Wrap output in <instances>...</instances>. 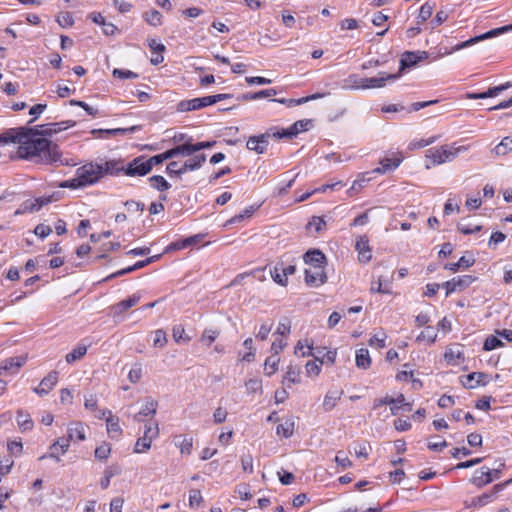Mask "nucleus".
Segmentation results:
<instances>
[{"label": "nucleus", "mask_w": 512, "mask_h": 512, "mask_svg": "<svg viewBox=\"0 0 512 512\" xmlns=\"http://www.w3.org/2000/svg\"><path fill=\"white\" fill-rule=\"evenodd\" d=\"M387 335L385 332H380L373 335L369 340V345L376 348H384L386 346Z\"/></svg>", "instance_id": "51"}, {"label": "nucleus", "mask_w": 512, "mask_h": 512, "mask_svg": "<svg viewBox=\"0 0 512 512\" xmlns=\"http://www.w3.org/2000/svg\"><path fill=\"white\" fill-rule=\"evenodd\" d=\"M51 202L50 197H39L35 199H28L24 201L18 209L14 212V215H22L26 213H33L39 211L44 205Z\"/></svg>", "instance_id": "7"}, {"label": "nucleus", "mask_w": 512, "mask_h": 512, "mask_svg": "<svg viewBox=\"0 0 512 512\" xmlns=\"http://www.w3.org/2000/svg\"><path fill=\"white\" fill-rule=\"evenodd\" d=\"M294 420L293 418H287L285 421L281 424H279L276 428V433L278 435H282L285 438H289L294 433Z\"/></svg>", "instance_id": "29"}, {"label": "nucleus", "mask_w": 512, "mask_h": 512, "mask_svg": "<svg viewBox=\"0 0 512 512\" xmlns=\"http://www.w3.org/2000/svg\"><path fill=\"white\" fill-rule=\"evenodd\" d=\"M70 444L69 439L64 437L57 439L54 441L49 447V453L44 454L39 457V460H44L46 458L54 459L59 462L61 460V456L64 455L69 450Z\"/></svg>", "instance_id": "5"}, {"label": "nucleus", "mask_w": 512, "mask_h": 512, "mask_svg": "<svg viewBox=\"0 0 512 512\" xmlns=\"http://www.w3.org/2000/svg\"><path fill=\"white\" fill-rule=\"evenodd\" d=\"M33 128H13L0 134V142L18 143V155L22 159L34 161L36 163L51 164L60 162L61 152L57 145L52 144L47 139L43 138V134H36V131H31ZM67 164V162H65Z\"/></svg>", "instance_id": "1"}, {"label": "nucleus", "mask_w": 512, "mask_h": 512, "mask_svg": "<svg viewBox=\"0 0 512 512\" xmlns=\"http://www.w3.org/2000/svg\"><path fill=\"white\" fill-rule=\"evenodd\" d=\"M486 377L484 373L481 372H472L463 377L461 380L462 385L467 389L476 388L479 385H485L483 379Z\"/></svg>", "instance_id": "22"}, {"label": "nucleus", "mask_w": 512, "mask_h": 512, "mask_svg": "<svg viewBox=\"0 0 512 512\" xmlns=\"http://www.w3.org/2000/svg\"><path fill=\"white\" fill-rule=\"evenodd\" d=\"M271 277L274 280L275 283L286 286L288 280L286 277H284L283 273L281 272V266L276 265L271 271Z\"/></svg>", "instance_id": "55"}, {"label": "nucleus", "mask_w": 512, "mask_h": 512, "mask_svg": "<svg viewBox=\"0 0 512 512\" xmlns=\"http://www.w3.org/2000/svg\"><path fill=\"white\" fill-rule=\"evenodd\" d=\"M206 161V155L205 154H197L194 155L192 158L186 160L182 165V171L181 172H188V171H194L199 169L203 163Z\"/></svg>", "instance_id": "24"}, {"label": "nucleus", "mask_w": 512, "mask_h": 512, "mask_svg": "<svg viewBox=\"0 0 512 512\" xmlns=\"http://www.w3.org/2000/svg\"><path fill=\"white\" fill-rule=\"evenodd\" d=\"M463 353L459 349H448L444 354V359L448 364L456 365L459 359H463Z\"/></svg>", "instance_id": "41"}, {"label": "nucleus", "mask_w": 512, "mask_h": 512, "mask_svg": "<svg viewBox=\"0 0 512 512\" xmlns=\"http://www.w3.org/2000/svg\"><path fill=\"white\" fill-rule=\"evenodd\" d=\"M171 151H172L173 158L178 157V156L187 157V156H191L194 153H196L194 144H191V143H184L181 145H177L174 148H171Z\"/></svg>", "instance_id": "33"}, {"label": "nucleus", "mask_w": 512, "mask_h": 512, "mask_svg": "<svg viewBox=\"0 0 512 512\" xmlns=\"http://www.w3.org/2000/svg\"><path fill=\"white\" fill-rule=\"evenodd\" d=\"M463 148H453L448 145L439 148H431L427 150L426 157L431 161L432 165H440L447 161H452Z\"/></svg>", "instance_id": "2"}, {"label": "nucleus", "mask_w": 512, "mask_h": 512, "mask_svg": "<svg viewBox=\"0 0 512 512\" xmlns=\"http://www.w3.org/2000/svg\"><path fill=\"white\" fill-rule=\"evenodd\" d=\"M324 267H311L305 270V282L309 286L318 287L325 283Z\"/></svg>", "instance_id": "11"}, {"label": "nucleus", "mask_w": 512, "mask_h": 512, "mask_svg": "<svg viewBox=\"0 0 512 512\" xmlns=\"http://www.w3.org/2000/svg\"><path fill=\"white\" fill-rule=\"evenodd\" d=\"M175 445L179 447L181 454L189 455L193 448V438L189 435L176 436Z\"/></svg>", "instance_id": "26"}, {"label": "nucleus", "mask_w": 512, "mask_h": 512, "mask_svg": "<svg viewBox=\"0 0 512 512\" xmlns=\"http://www.w3.org/2000/svg\"><path fill=\"white\" fill-rule=\"evenodd\" d=\"M437 338V331L431 327L427 326L418 336L416 341H427L429 344H433Z\"/></svg>", "instance_id": "37"}, {"label": "nucleus", "mask_w": 512, "mask_h": 512, "mask_svg": "<svg viewBox=\"0 0 512 512\" xmlns=\"http://www.w3.org/2000/svg\"><path fill=\"white\" fill-rule=\"evenodd\" d=\"M428 57L427 52L418 51V52H405L400 60V72L406 68H410L416 65L419 61L426 59Z\"/></svg>", "instance_id": "14"}, {"label": "nucleus", "mask_w": 512, "mask_h": 512, "mask_svg": "<svg viewBox=\"0 0 512 512\" xmlns=\"http://www.w3.org/2000/svg\"><path fill=\"white\" fill-rule=\"evenodd\" d=\"M152 170L149 159L144 156L134 158L126 167L125 175L127 176H145Z\"/></svg>", "instance_id": "4"}, {"label": "nucleus", "mask_w": 512, "mask_h": 512, "mask_svg": "<svg viewBox=\"0 0 512 512\" xmlns=\"http://www.w3.org/2000/svg\"><path fill=\"white\" fill-rule=\"evenodd\" d=\"M139 301H140V296L136 295V294L130 296L129 298H127L125 300L120 301L115 306L116 313H123V312H125L129 308L135 306Z\"/></svg>", "instance_id": "36"}, {"label": "nucleus", "mask_w": 512, "mask_h": 512, "mask_svg": "<svg viewBox=\"0 0 512 512\" xmlns=\"http://www.w3.org/2000/svg\"><path fill=\"white\" fill-rule=\"evenodd\" d=\"M203 501L201 492L197 489H192L189 492V506H199L201 502Z\"/></svg>", "instance_id": "62"}, {"label": "nucleus", "mask_w": 512, "mask_h": 512, "mask_svg": "<svg viewBox=\"0 0 512 512\" xmlns=\"http://www.w3.org/2000/svg\"><path fill=\"white\" fill-rule=\"evenodd\" d=\"M150 186L160 192L167 191L171 184L161 175H154L149 178Z\"/></svg>", "instance_id": "32"}, {"label": "nucleus", "mask_w": 512, "mask_h": 512, "mask_svg": "<svg viewBox=\"0 0 512 512\" xmlns=\"http://www.w3.org/2000/svg\"><path fill=\"white\" fill-rule=\"evenodd\" d=\"M311 125L310 120H299L296 121L291 127L288 129H283L281 132H275L272 134L273 137L281 139V138H293L300 132L308 130V127Z\"/></svg>", "instance_id": "10"}, {"label": "nucleus", "mask_w": 512, "mask_h": 512, "mask_svg": "<svg viewBox=\"0 0 512 512\" xmlns=\"http://www.w3.org/2000/svg\"><path fill=\"white\" fill-rule=\"evenodd\" d=\"M433 9H434V6L431 5L429 2L424 3L420 8V11H419V14L417 17L418 24H422L426 20H428L433 13Z\"/></svg>", "instance_id": "43"}, {"label": "nucleus", "mask_w": 512, "mask_h": 512, "mask_svg": "<svg viewBox=\"0 0 512 512\" xmlns=\"http://www.w3.org/2000/svg\"><path fill=\"white\" fill-rule=\"evenodd\" d=\"M106 427L107 432L111 435L113 438H118L122 434V429L119 424V418L118 417H107L106 418Z\"/></svg>", "instance_id": "30"}, {"label": "nucleus", "mask_w": 512, "mask_h": 512, "mask_svg": "<svg viewBox=\"0 0 512 512\" xmlns=\"http://www.w3.org/2000/svg\"><path fill=\"white\" fill-rule=\"evenodd\" d=\"M68 436L66 439L71 441H84L86 440V425L82 422H72L68 426Z\"/></svg>", "instance_id": "18"}, {"label": "nucleus", "mask_w": 512, "mask_h": 512, "mask_svg": "<svg viewBox=\"0 0 512 512\" xmlns=\"http://www.w3.org/2000/svg\"><path fill=\"white\" fill-rule=\"evenodd\" d=\"M210 96H204L200 98H194L189 100H181L177 104V111L179 112H188L202 109L204 107L210 106L211 101Z\"/></svg>", "instance_id": "8"}, {"label": "nucleus", "mask_w": 512, "mask_h": 512, "mask_svg": "<svg viewBox=\"0 0 512 512\" xmlns=\"http://www.w3.org/2000/svg\"><path fill=\"white\" fill-rule=\"evenodd\" d=\"M270 133H264L258 136H251L246 143L247 149L262 154L266 151L269 144Z\"/></svg>", "instance_id": "12"}, {"label": "nucleus", "mask_w": 512, "mask_h": 512, "mask_svg": "<svg viewBox=\"0 0 512 512\" xmlns=\"http://www.w3.org/2000/svg\"><path fill=\"white\" fill-rule=\"evenodd\" d=\"M507 31H512V24L492 29L484 34H481V35L473 37L467 41H464L461 44L457 45L456 49H462V48L468 47V46L475 44L479 41L499 36Z\"/></svg>", "instance_id": "9"}, {"label": "nucleus", "mask_w": 512, "mask_h": 512, "mask_svg": "<svg viewBox=\"0 0 512 512\" xmlns=\"http://www.w3.org/2000/svg\"><path fill=\"white\" fill-rule=\"evenodd\" d=\"M277 92L275 89L271 88V89H265V90H261V91H258V92H248V93H245L241 96V100H244V101H247V100H257V99H261V98H267V97H270V96H274L276 95Z\"/></svg>", "instance_id": "34"}, {"label": "nucleus", "mask_w": 512, "mask_h": 512, "mask_svg": "<svg viewBox=\"0 0 512 512\" xmlns=\"http://www.w3.org/2000/svg\"><path fill=\"white\" fill-rule=\"evenodd\" d=\"M113 76L119 79H136L138 78V74L130 71V70H123L115 68L112 72Z\"/></svg>", "instance_id": "60"}, {"label": "nucleus", "mask_w": 512, "mask_h": 512, "mask_svg": "<svg viewBox=\"0 0 512 512\" xmlns=\"http://www.w3.org/2000/svg\"><path fill=\"white\" fill-rule=\"evenodd\" d=\"M454 280L456 281L458 290H463L467 288L469 285H471L476 280V277L471 275H463L454 278Z\"/></svg>", "instance_id": "56"}, {"label": "nucleus", "mask_w": 512, "mask_h": 512, "mask_svg": "<svg viewBox=\"0 0 512 512\" xmlns=\"http://www.w3.org/2000/svg\"><path fill=\"white\" fill-rule=\"evenodd\" d=\"M371 174V172L360 174L358 178L353 182L352 186L347 190L348 195L353 196L359 193L364 185L372 180V177L370 176Z\"/></svg>", "instance_id": "25"}, {"label": "nucleus", "mask_w": 512, "mask_h": 512, "mask_svg": "<svg viewBox=\"0 0 512 512\" xmlns=\"http://www.w3.org/2000/svg\"><path fill=\"white\" fill-rule=\"evenodd\" d=\"M246 389L250 393H257L262 391V382L260 379H249L245 383Z\"/></svg>", "instance_id": "61"}, {"label": "nucleus", "mask_w": 512, "mask_h": 512, "mask_svg": "<svg viewBox=\"0 0 512 512\" xmlns=\"http://www.w3.org/2000/svg\"><path fill=\"white\" fill-rule=\"evenodd\" d=\"M493 480L492 471L490 468L482 467L480 470L476 471L473 478L471 479L472 484L481 488L487 484H489Z\"/></svg>", "instance_id": "21"}, {"label": "nucleus", "mask_w": 512, "mask_h": 512, "mask_svg": "<svg viewBox=\"0 0 512 512\" xmlns=\"http://www.w3.org/2000/svg\"><path fill=\"white\" fill-rule=\"evenodd\" d=\"M509 87H510V83L507 82V83L499 85V86L491 87L486 92L468 93L467 98L476 100V99H486V98H490V97H496L502 91L506 90Z\"/></svg>", "instance_id": "20"}, {"label": "nucleus", "mask_w": 512, "mask_h": 512, "mask_svg": "<svg viewBox=\"0 0 512 512\" xmlns=\"http://www.w3.org/2000/svg\"><path fill=\"white\" fill-rule=\"evenodd\" d=\"M77 175L85 186L98 182L104 175V167L97 163H87L77 169Z\"/></svg>", "instance_id": "3"}, {"label": "nucleus", "mask_w": 512, "mask_h": 512, "mask_svg": "<svg viewBox=\"0 0 512 512\" xmlns=\"http://www.w3.org/2000/svg\"><path fill=\"white\" fill-rule=\"evenodd\" d=\"M167 343L166 333L159 329L155 331L153 345L162 348Z\"/></svg>", "instance_id": "64"}, {"label": "nucleus", "mask_w": 512, "mask_h": 512, "mask_svg": "<svg viewBox=\"0 0 512 512\" xmlns=\"http://www.w3.org/2000/svg\"><path fill=\"white\" fill-rule=\"evenodd\" d=\"M304 262L306 264L311 265L312 267H324L326 264V256L325 254L318 250H309L303 256Z\"/></svg>", "instance_id": "19"}, {"label": "nucleus", "mask_w": 512, "mask_h": 512, "mask_svg": "<svg viewBox=\"0 0 512 512\" xmlns=\"http://www.w3.org/2000/svg\"><path fill=\"white\" fill-rule=\"evenodd\" d=\"M144 18L152 26H159L162 23V14L157 10L146 12Z\"/></svg>", "instance_id": "48"}, {"label": "nucleus", "mask_w": 512, "mask_h": 512, "mask_svg": "<svg viewBox=\"0 0 512 512\" xmlns=\"http://www.w3.org/2000/svg\"><path fill=\"white\" fill-rule=\"evenodd\" d=\"M279 357L272 355L265 360L264 370L268 376L273 375L278 369Z\"/></svg>", "instance_id": "42"}, {"label": "nucleus", "mask_w": 512, "mask_h": 512, "mask_svg": "<svg viewBox=\"0 0 512 512\" xmlns=\"http://www.w3.org/2000/svg\"><path fill=\"white\" fill-rule=\"evenodd\" d=\"M151 443H152V441H150L149 439H147L144 436L138 438V440L136 441L135 446H134V452L135 453L147 452L151 448Z\"/></svg>", "instance_id": "53"}, {"label": "nucleus", "mask_w": 512, "mask_h": 512, "mask_svg": "<svg viewBox=\"0 0 512 512\" xmlns=\"http://www.w3.org/2000/svg\"><path fill=\"white\" fill-rule=\"evenodd\" d=\"M172 158H173L172 151H171V149H169L161 154L154 155V156L150 157L149 162L151 163V166L153 167V166L163 163L165 160L172 159Z\"/></svg>", "instance_id": "54"}, {"label": "nucleus", "mask_w": 512, "mask_h": 512, "mask_svg": "<svg viewBox=\"0 0 512 512\" xmlns=\"http://www.w3.org/2000/svg\"><path fill=\"white\" fill-rule=\"evenodd\" d=\"M371 292L389 294L391 293V287L388 281H384L379 278L377 282L372 283Z\"/></svg>", "instance_id": "45"}, {"label": "nucleus", "mask_w": 512, "mask_h": 512, "mask_svg": "<svg viewBox=\"0 0 512 512\" xmlns=\"http://www.w3.org/2000/svg\"><path fill=\"white\" fill-rule=\"evenodd\" d=\"M510 483H512V478L507 480V481H505L502 484H496L493 487V490H494L493 493H484V494H482L480 496L474 497L472 499L471 506L482 507V506L488 504L489 502L492 501V499H493L495 494H497L499 491L502 490L503 487L509 485Z\"/></svg>", "instance_id": "17"}, {"label": "nucleus", "mask_w": 512, "mask_h": 512, "mask_svg": "<svg viewBox=\"0 0 512 512\" xmlns=\"http://www.w3.org/2000/svg\"><path fill=\"white\" fill-rule=\"evenodd\" d=\"M219 331L216 329H205L201 335V342L206 346H210L218 337Z\"/></svg>", "instance_id": "49"}, {"label": "nucleus", "mask_w": 512, "mask_h": 512, "mask_svg": "<svg viewBox=\"0 0 512 512\" xmlns=\"http://www.w3.org/2000/svg\"><path fill=\"white\" fill-rule=\"evenodd\" d=\"M58 382V372L51 371L44 377L39 386L34 388V392L40 396L47 395Z\"/></svg>", "instance_id": "13"}, {"label": "nucleus", "mask_w": 512, "mask_h": 512, "mask_svg": "<svg viewBox=\"0 0 512 512\" xmlns=\"http://www.w3.org/2000/svg\"><path fill=\"white\" fill-rule=\"evenodd\" d=\"M399 78V73H386L380 72L377 77L366 78V89L382 88L386 85L388 80H395Z\"/></svg>", "instance_id": "16"}, {"label": "nucleus", "mask_w": 512, "mask_h": 512, "mask_svg": "<svg viewBox=\"0 0 512 512\" xmlns=\"http://www.w3.org/2000/svg\"><path fill=\"white\" fill-rule=\"evenodd\" d=\"M111 453V446L108 443H102L95 449V457L100 461H105L109 458Z\"/></svg>", "instance_id": "46"}, {"label": "nucleus", "mask_w": 512, "mask_h": 512, "mask_svg": "<svg viewBox=\"0 0 512 512\" xmlns=\"http://www.w3.org/2000/svg\"><path fill=\"white\" fill-rule=\"evenodd\" d=\"M457 229L463 234L469 235L481 231V225H470L463 222L458 223Z\"/></svg>", "instance_id": "58"}, {"label": "nucleus", "mask_w": 512, "mask_h": 512, "mask_svg": "<svg viewBox=\"0 0 512 512\" xmlns=\"http://www.w3.org/2000/svg\"><path fill=\"white\" fill-rule=\"evenodd\" d=\"M57 22L61 27L68 28L74 24V19L71 13L64 12L57 17Z\"/></svg>", "instance_id": "59"}, {"label": "nucleus", "mask_w": 512, "mask_h": 512, "mask_svg": "<svg viewBox=\"0 0 512 512\" xmlns=\"http://www.w3.org/2000/svg\"><path fill=\"white\" fill-rule=\"evenodd\" d=\"M493 151L498 156L506 155L508 152L512 151V138L504 137Z\"/></svg>", "instance_id": "39"}, {"label": "nucleus", "mask_w": 512, "mask_h": 512, "mask_svg": "<svg viewBox=\"0 0 512 512\" xmlns=\"http://www.w3.org/2000/svg\"><path fill=\"white\" fill-rule=\"evenodd\" d=\"M7 449L11 454L18 456L22 453L23 450L22 442L20 440L8 441Z\"/></svg>", "instance_id": "63"}, {"label": "nucleus", "mask_w": 512, "mask_h": 512, "mask_svg": "<svg viewBox=\"0 0 512 512\" xmlns=\"http://www.w3.org/2000/svg\"><path fill=\"white\" fill-rule=\"evenodd\" d=\"M17 423L22 432L30 431L33 428L30 415L21 410L17 412Z\"/></svg>", "instance_id": "35"}, {"label": "nucleus", "mask_w": 512, "mask_h": 512, "mask_svg": "<svg viewBox=\"0 0 512 512\" xmlns=\"http://www.w3.org/2000/svg\"><path fill=\"white\" fill-rule=\"evenodd\" d=\"M75 125V121L66 120L56 123H48L45 125L35 126L32 131H36V134H43L44 136H52L60 131H64Z\"/></svg>", "instance_id": "6"}, {"label": "nucleus", "mask_w": 512, "mask_h": 512, "mask_svg": "<svg viewBox=\"0 0 512 512\" xmlns=\"http://www.w3.org/2000/svg\"><path fill=\"white\" fill-rule=\"evenodd\" d=\"M342 391H328L324 397L323 408L325 411H331L340 400Z\"/></svg>", "instance_id": "28"}, {"label": "nucleus", "mask_w": 512, "mask_h": 512, "mask_svg": "<svg viewBox=\"0 0 512 512\" xmlns=\"http://www.w3.org/2000/svg\"><path fill=\"white\" fill-rule=\"evenodd\" d=\"M25 362V358L23 357H13L9 358L1 363L3 370L8 371L12 369H19Z\"/></svg>", "instance_id": "40"}, {"label": "nucleus", "mask_w": 512, "mask_h": 512, "mask_svg": "<svg viewBox=\"0 0 512 512\" xmlns=\"http://www.w3.org/2000/svg\"><path fill=\"white\" fill-rule=\"evenodd\" d=\"M371 365V358L368 349L361 348L356 352V366L361 369H368Z\"/></svg>", "instance_id": "31"}, {"label": "nucleus", "mask_w": 512, "mask_h": 512, "mask_svg": "<svg viewBox=\"0 0 512 512\" xmlns=\"http://www.w3.org/2000/svg\"><path fill=\"white\" fill-rule=\"evenodd\" d=\"M157 406H158V402L157 401H155L153 399L147 400V402L143 406V408L137 414H135L134 420L137 421V422H142L143 421V419H142L143 416H145V417H148V416L153 417L156 414Z\"/></svg>", "instance_id": "23"}, {"label": "nucleus", "mask_w": 512, "mask_h": 512, "mask_svg": "<svg viewBox=\"0 0 512 512\" xmlns=\"http://www.w3.org/2000/svg\"><path fill=\"white\" fill-rule=\"evenodd\" d=\"M352 89H366V78L359 77L356 74L350 75L347 80Z\"/></svg>", "instance_id": "52"}, {"label": "nucleus", "mask_w": 512, "mask_h": 512, "mask_svg": "<svg viewBox=\"0 0 512 512\" xmlns=\"http://www.w3.org/2000/svg\"><path fill=\"white\" fill-rule=\"evenodd\" d=\"M257 208L258 207H255V206H249V207L245 208L242 213L237 214L234 217H232L230 220H228L227 223L235 224V223L241 222L245 218H250L254 214V212L256 211Z\"/></svg>", "instance_id": "44"}, {"label": "nucleus", "mask_w": 512, "mask_h": 512, "mask_svg": "<svg viewBox=\"0 0 512 512\" xmlns=\"http://www.w3.org/2000/svg\"><path fill=\"white\" fill-rule=\"evenodd\" d=\"M87 353V347L84 345H79L76 348H74L71 352H69L65 359L67 363L71 364L75 361L81 359L85 354Z\"/></svg>", "instance_id": "38"}, {"label": "nucleus", "mask_w": 512, "mask_h": 512, "mask_svg": "<svg viewBox=\"0 0 512 512\" xmlns=\"http://www.w3.org/2000/svg\"><path fill=\"white\" fill-rule=\"evenodd\" d=\"M500 346H503V342L500 339H498L496 336H489L484 342L483 349L485 351H491Z\"/></svg>", "instance_id": "57"}, {"label": "nucleus", "mask_w": 512, "mask_h": 512, "mask_svg": "<svg viewBox=\"0 0 512 512\" xmlns=\"http://www.w3.org/2000/svg\"><path fill=\"white\" fill-rule=\"evenodd\" d=\"M104 174L118 175L121 172L125 173V166L122 160H109L103 165Z\"/></svg>", "instance_id": "27"}, {"label": "nucleus", "mask_w": 512, "mask_h": 512, "mask_svg": "<svg viewBox=\"0 0 512 512\" xmlns=\"http://www.w3.org/2000/svg\"><path fill=\"white\" fill-rule=\"evenodd\" d=\"M326 227V221L318 216H313L307 224V229H314L316 233L322 232Z\"/></svg>", "instance_id": "47"}, {"label": "nucleus", "mask_w": 512, "mask_h": 512, "mask_svg": "<svg viewBox=\"0 0 512 512\" xmlns=\"http://www.w3.org/2000/svg\"><path fill=\"white\" fill-rule=\"evenodd\" d=\"M403 161V156L399 153L398 156L393 158H383L380 160V167H377L371 171L373 174H384L388 171H393L399 167Z\"/></svg>", "instance_id": "15"}, {"label": "nucleus", "mask_w": 512, "mask_h": 512, "mask_svg": "<svg viewBox=\"0 0 512 512\" xmlns=\"http://www.w3.org/2000/svg\"><path fill=\"white\" fill-rule=\"evenodd\" d=\"M144 437L149 439L150 441L155 440L159 436V426L158 423L155 422L154 424H145L144 426Z\"/></svg>", "instance_id": "50"}]
</instances>
